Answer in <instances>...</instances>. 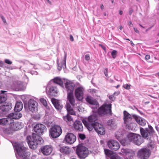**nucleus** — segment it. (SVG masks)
Segmentation results:
<instances>
[{"instance_id": "e2e57ef3", "label": "nucleus", "mask_w": 159, "mask_h": 159, "mask_svg": "<svg viewBox=\"0 0 159 159\" xmlns=\"http://www.w3.org/2000/svg\"><path fill=\"white\" fill-rule=\"evenodd\" d=\"M159 40H158L157 41H156L155 42V43H159Z\"/></svg>"}, {"instance_id": "f3484780", "label": "nucleus", "mask_w": 159, "mask_h": 159, "mask_svg": "<svg viewBox=\"0 0 159 159\" xmlns=\"http://www.w3.org/2000/svg\"><path fill=\"white\" fill-rule=\"evenodd\" d=\"M74 127L75 130L79 131H82L83 130V126L81 122L76 120L74 123Z\"/></svg>"}, {"instance_id": "5fc2aeb1", "label": "nucleus", "mask_w": 159, "mask_h": 159, "mask_svg": "<svg viewBox=\"0 0 159 159\" xmlns=\"http://www.w3.org/2000/svg\"><path fill=\"white\" fill-rule=\"evenodd\" d=\"M99 45L102 47L104 50H106V48L103 46L102 44H99Z\"/></svg>"}, {"instance_id": "a19ab883", "label": "nucleus", "mask_w": 159, "mask_h": 159, "mask_svg": "<svg viewBox=\"0 0 159 159\" xmlns=\"http://www.w3.org/2000/svg\"><path fill=\"white\" fill-rule=\"evenodd\" d=\"M67 111L69 114L71 115H75V112L73 110V108L68 110Z\"/></svg>"}, {"instance_id": "bf43d9fd", "label": "nucleus", "mask_w": 159, "mask_h": 159, "mask_svg": "<svg viewBox=\"0 0 159 159\" xmlns=\"http://www.w3.org/2000/svg\"><path fill=\"white\" fill-rule=\"evenodd\" d=\"M130 43L131 44V45L133 46H134V44L133 43L132 41H130Z\"/></svg>"}, {"instance_id": "864d4df0", "label": "nucleus", "mask_w": 159, "mask_h": 159, "mask_svg": "<svg viewBox=\"0 0 159 159\" xmlns=\"http://www.w3.org/2000/svg\"><path fill=\"white\" fill-rule=\"evenodd\" d=\"M128 25L130 27H132L133 26L132 23L131 21H129Z\"/></svg>"}, {"instance_id": "774afa93", "label": "nucleus", "mask_w": 159, "mask_h": 159, "mask_svg": "<svg viewBox=\"0 0 159 159\" xmlns=\"http://www.w3.org/2000/svg\"><path fill=\"white\" fill-rule=\"evenodd\" d=\"M157 75L159 77V72L157 73Z\"/></svg>"}, {"instance_id": "2eb2a0df", "label": "nucleus", "mask_w": 159, "mask_h": 159, "mask_svg": "<svg viewBox=\"0 0 159 159\" xmlns=\"http://www.w3.org/2000/svg\"><path fill=\"white\" fill-rule=\"evenodd\" d=\"M65 86L67 89V93H73L75 86V84L74 83L70 82H67L65 83Z\"/></svg>"}, {"instance_id": "c85d7f7f", "label": "nucleus", "mask_w": 159, "mask_h": 159, "mask_svg": "<svg viewBox=\"0 0 159 159\" xmlns=\"http://www.w3.org/2000/svg\"><path fill=\"white\" fill-rule=\"evenodd\" d=\"M23 107V104L21 102H17L16 103L14 111L16 112L20 111H21Z\"/></svg>"}, {"instance_id": "c9c22d12", "label": "nucleus", "mask_w": 159, "mask_h": 159, "mask_svg": "<svg viewBox=\"0 0 159 159\" xmlns=\"http://www.w3.org/2000/svg\"><path fill=\"white\" fill-rule=\"evenodd\" d=\"M11 87L14 89H15L16 90H18L20 87V84H18L16 82H15L12 85Z\"/></svg>"}, {"instance_id": "f03ea898", "label": "nucleus", "mask_w": 159, "mask_h": 159, "mask_svg": "<svg viewBox=\"0 0 159 159\" xmlns=\"http://www.w3.org/2000/svg\"><path fill=\"white\" fill-rule=\"evenodd\" d=\"M123 120L126 126L129 129H133L136 124L133 122L131 115L126 111H123Z\"/></svg>"}, {"instance_id": "4be33fe9", "label": "nucleus", "mask_w": 159, "mask_h": 159, "mask_svg": "<svg viewBox=\"0 0 159 159\" xmlns=\"http://www.w3.org/2000/svg\"><path fill=\"white\" fill-rule=\"evenodd\" d=\"M86 100L87 102L91 105L97 106L98 104L97 101L90 96H88L86 97Z\"/></svg>"}, {"instance_id": "9b49d317", "label": "nucleus", "mask_w": 159, "mask_h": 159, "mask_svg": "<svg viewBox=\"0 0 159 159\" xmlns=\"http://www.w3.org/2000/svg\"><path fill=\"white\" fill-rule=\"evenodd\" d=\"M28 109L30 111L33 112L38 110V103L33 99H30L27 105Z\"/></svg>"}, {"instance_id": "7c9ffc66", "label": "nucleus", "mask_w": 159, "mask_h": 159, "mask_svg": "<svg viewBox=\"0 0 159 159\" xmlns=\"http://www.w3.org/2000/svg\"><path fill=\"white\" fill-rule=\"evenodd\" d=\"M104 150L106 155L107 157H110V159H111L112 156H115L116 154L115 153H113L111 151L108 149H105Z\"/></svg>"}, {"instance_id": "338daca9", "label": "nucleus", "mask_w": 159, "mask_h": 159, "mask_svg": "<svg viewBox=\"0 0 159 159\" xmlns=\"http://www.w3.org/2000/svg\"><path fill=\"white\" fill-rule=\"evenodd\" d=\"M103 15L105 16H106L107 15V14H106V13H103Z\"/></svg>"}, {"instance_id": "6ab92c4d", "label": "nucleus", "mask_w": 159, "mask_h": 159, "mask_svg": "<svg viewBox=\"0 0 159 159\" xmlns=\"http://www.w3.org/2000/svg\"><path fill=\"white\" fill-rule=\"evenodd\" d=\"M67 100L69 101L71 106L74 107L75 105V100L73 93H67Z\"/></svg>"}, {"instance_id": "f704fd0d", "label": "nucleus", "mask_w": 159, "mask_h": 159, "mask_svg": "<svg viewBox=\"0 0 159 159\" xmlns=\"http://www.w3.org/2000/svg\"><path fill=\"white\" fill-rule=\"evenodd\" d=\"M122 152H124L126 154V155L129 158V157H133L134 155V153L133 152L130 151H126V150H123Z\"/></svg>"}, {"instance_id": "6e6552de", "label": "nucleus", "mask_w": 159, "mask_h": 159, "mask_svg": "<svg viewBox=\"0 0 159 159\" xmlns=\"http://www.w3.org/2000/svg\"><path fill=\"white\" fill-rule=\"evenodd\" d=\"M150 154V150L144 148L139 151L137 155L141 159H146L149 157Z\"/></svg>"}, {"instance_id": "09e8293b", "label": "nucleus", "mask_w": 159, "mask_h": 159, "mask_svg": "<svg viewBox=\"0 0 159 159\" xmlns=\"http://www.w3.org/2000/svg\"><path fill=\"white\" fill-rule=\"evenodd\" d=\"M5 62L6 63L8 64L11 65L12 64V62L11 61L8 59H6L5 61Z\"/></svg>"}, {"instance_id": "ddd939ff", "label": "nucleus", "mask_w": 159, "mask_h": 159, "mask_svg": "<svg viewBox=\"0 0 159 159\" xmlns=\"http://www.w3.org/2000/svg\"><path fill=\"white\" fill-rule=\"evenodd\" d=\"M93 128L98 134L104 135L105 134V131L104 127L102 125L98 122L95 123Z\"/></svg>"}, {"instance_id": "79ce46f5", "label": "nucleus", "mask_w": 159, "mask_h": 159, "mask_svg": "<svg viewBox=\"0 0 159 159\" xmlns=\"http://www.w3.org/2000/svg\"><path fill=\"white\" fill-rule=\"evenodd\" d=\"M130 85L128 84H126L124 85L123 86V87L125 89H129L130 88Z\"/></svg>"}, {"instance_id": "0eeeda50", "label": "nucleus", "mask_w": 159, "mask_h": 159, "mask_svg": "<svg viewBox=\"0 0 159 159\" xmlns=\"http://www.w3.org/2000/svg\"><path fill=\"white\" fill-rule=\"evenodd\" d=\"M49 132L52 138H56L59 137L61 134L62 130L60 126L55 125L50 129Z\"/></svg>"}, {"instance_id": "a18cd8bd", "label": "nucleus", "mask_w": 159, "mask_h": 159, "mask_svg": "<svg viewBox=\"0 0 159 159\" xmlns=\"http://www.w3.org/2000/svg\"><path fill=\"white\" fill-rule=\"evenodd\" d=\"M66 107L67 111L72 108L71 107L70 104L69 103H66Z\"/></svg>"}, {"instance_id": "a211bd4d", "label": "nucleus", "mask_w": 159, "mask_h": 159, "mask_svg": "<svg viewBox=\"0 0 159 159\" xmlns=\"http://www.w3.org/2000/svg\"><path fill=\"white\" fill-rule=\"evenodd\" d=\"M132 116L136 120V122L139 125L142 126H144L146 125L145 121L141 117L135 115H133Z\"/></svg>"}, {"instance_id": "bb28decb", "label": "nucleus", "mask_w": 159, "mask_h": 159, "mask_svg": "<svg viewBox=\"0 0 159 159\" xmlns=\"http://www.w3.org/2000/svg\"><path fill=\"white\" fill-rule=\"evenodd\" d=\"M51 101L55 108L59 110L62 108V107L60 105L58 100L55 98H52L51 99Z\"/></svg>"}, {"instance_id": "f8f14e48", "label": "nucleus", "mask_w": 159, "mask_h": 159, "mask_svg": "<svg viewBox=\"0 0 159 159\" xmlns=\"http://www.w3.org/2000/svg\"><path fill=\"white\" fill-rule=\"evenodd\" d=\"M84 89L82 87L76 88L75 92V94L76 98L79 100L81 101L83 98Z\"/></svg>"}, {"instance_id": "39448f33", "label": "nucleus", "mask_w": 159, "mask_h": 159, "mask_svg": "<svg viewBox=\"0 0 159 159\" xmlns=\"http://www.w3.org/2000/svg\"><path fill=\"white\" fill-rule=\"evenodd\" d=\"M76 152L78 157L80 159H84L88 155V152L87 148L81 145L77 146Z\"/></svg>"}, {"instance_id": "473e14b6", "label": "nucleus", "mask_w": 159, "mask_h": 159, "mask_svg": "<svg viewBox=\"0 0 159 159\" xmlns=\"http://www.w3.org/2000/svg\"><path fill=\"white\" fill-rule=\"evenodd\" d=\"M2 129L4 133L7 134H11L13 132L11 126L8 127L4 128Z\"/></svg>"}, {"instance_id": "49530a36", "label": "nucleus", "mask_w": 159, "mask_h": 159, "mask_svg": "<svg viewBox=\"0 0 159 159\" xmlns=\"http://www.w3.org/2000/svg\"><path fill=\"white\" fill-rule=\"evenodd\" d=\"M86 61H89L90 60V55L89 54H86L84 57Z\"/></svg>"}, {"instance_id": "7ed1b4c3", "label": "nucleus", "mask_w": 159, "mask_h": 159, "mask_svg": "<svg viewBox=\"0 0 159 159\" xmlns=\"http://www.w3.org/2000/svg\"><path fill=\"white\" fill-rule=\"evenodd\" d=\"M97 119L96 116L91 115L88 117L87 120H83V122L89 131H91L93 129L94 125Z\"/></svg>"}, {"instance_id": "c756f323", "label": "nucleus", "mask_w": 159, "mask_h": 159, "mask_svg": "<svg viewBox=\"0 0 159 159\" xmlns=\"http://www.w3.org/2000/svg\"><path fill=\"white\" fill-rule=\"evenodd\" d=\"M136 134L133 133H130L129 134L127 135V137L129 140L130 141L133 142L135 144V139Z\"/></svg>"}, {"instance_id": "0e129e2a", "label": "nucleus", "mask_w": 159, "mask_h": 159, "mask_svg": "<svg viewBox=\"0 0 159 159\" xmlns=\"http://www.w3.org/2000/svg\"><path fill=\"white\" fill-rule=\"evenodd\" d=\"M135 32H136V33H139V30H135Z\"/></svg>"}, {"instance_id": "a878e982", "label": "nucleus", "mask_w": 159, "mask_h": 159, "mask_svg": "<svg viewBox=\"0 0 159 159\" xmlns=\"http://www.w3.org/2000/svg\"><path fill=\"white\" fill-rule=\"evenodd\" d=\"M134 140L135 144L138 145H140L143 142V138L139 134H136Z\"/></svg>"}, {"instance_id": "58836bf2", "label": "nucleus", "mask_w": 159, "mask_h": 159, "mask_svg": "<svg viewBox=\"0 0 159 159\" xmlns=\"http://www.w3.org/2000/svg\"><path fill=\"white\" fill-rule=\"evenodd\" d=\"M40 101L41 103L45 107L47 106V103L46 100L43 98H41Z\"/></svg>"}, {"instance_id": "dca6fc26", "label": "nucleus", "mask_w": 159, "mask_h": 159, "mask_svg": "<svg viewBox=\"0 0 159 159\" xmlns=\"http://www.w3.org/2000/svg\"><path fill=\"white\" fill-rule=\"evenodd\" d=\"M7 118H3L0 119V125H8L12 124L13 120L10 117L7 116Z\"/></svg>"}, {"instance_id": "37998d69", "label": "nucleus", "mask_w": 159, "mask_h": 159, "mask_svg": "<svg viewBox=\"0 0 159 159\" xmlns=\"http://www.w3.org/2000/svg\"><path fill=\"white\" fill-rule=\"evenodd\" d=\"M79 137L82 140L86 138L84 134H79Z\"/></svg>"}, {"instance_id": "412c9836", "label": "nucleus", "mask_w": 159, "mask_h": 159, "mask_svg": "<svg viewBox=\"0 0 159 159\" xmlns=\"http://www.w3.org/2000/svg\"><path fill=\"white\" fill-rule=\"evenodd\" d=\"M12 123L11 125L12 129L13 131H16L19 130L22 128L21 124L19 122H16Z\"/></svg>"}, {"instance_id": "ea45409f", "label": "nucleus", "mask_w": 159, "mask_h": 159, "mask_svg": "<svg viewBox=\"0 0 159 159\" xmlns=\"http://www.w3.org/2000/svg\"><path fill=\"white\" fill-rule=\"evenodd\" d=\"M117 52L115 50H113L111 52V55L113 58H115L117 55Z\"/></svg>"}, {"instance_id": "393cba45", "label": "nucleus", "mask_w": 159, "mask_h": 159, "mask_svg": "<svg viewBox=\"0 0 159 159\" xmlns=\"http://www.w3.org/2000/svg\"><path fill=\"white\" fill-rule=\"evenodd\" d=\"M59 151L62 153L68 154L70 152V149L67 146H62L60 148Z\"/></svg>"}, {"instance_id": "8fccbe9b", "label": "nucleus", "mask_w": 159, "mask_h": 159, "mask_svg": "<svg viewBox=\"0 0 159 159\" xmlns=\"http://www.w3.org/2000/svg\"><path fill=\"white\" fill-rule=\"evenodd\" d=\"M133 10L132 8H129V15H131V14L132 13V12H133Z\"/></svg>"}, {"instance_id": "e433bc0d", "label": "nucleus", "mask_w": 159, "mask_h": 159, "mask_svg": "<svg viewBox=\"0 0 159 159\" xmlns=\"http://www.w3.org/2000/svg\"><path fill=\"white\" fill-rule=\"evenodd\" d=\"M107 124L108 125L112 127L115 126V123L114 120L111 119L108 121L107 122Z\"/></svg>"}, {"instance_id": "aec40b11", "label": "nucleus", "mask_w": 159, "mask_h": 159, "mask_svg": "<svg viewBox=\"0 0 159 159\" xmlns=\"http://www.w3.org/2000/svg\"><path fill=\"white\" fill-rule=\"evenodd\" d=\"M22 116V114L18 112V111L11 113L8 115V117H10V118L12 120L13 119H18L21 118Z\"/></svg>"}, {"instance_id": "4c0bfd02", "label": "nucleus", "mask_w": 159, "mask_h": 159, "mask_svg": "<svg viewBox=\"0 0 159 159\" xmlns=\"http://www.w3.org/2000/svg\"><path fill=\"white\" fill-rule=\"evenodd\" d=\"M119 93V92H115L113 94L109 96V98L112 101H114L115 99V97L114 96V95L116 94L117 95H118Z\"/></svg>"}, {"instance_id": "603ef678", "label": "nucleus", "mask_w": 159, "mask_h": 159, "mask_svg": "<svg viewBox=\"0 0 159 159\" xmlns=\"http://www.w3.org/2000/svg\"><path fill=\"white\" fill-rule=\"evenodd\" d=\"M70 39L71 41H73L74 40V38L72 35H70Z\"/></svg>"}, {"instance_id": "72a5a7b5", "label": "nucleus", "mask_w": 159, "mask_h": 159, "mask_svg": "<svg viewBox=\"0 0 159 159\" xmlns=\"http://www.w3.org/2000/svg\"><path fill=\"white\" fill-rule=\"evenodd\" d=\"M53 81L54 83L58 84L61 86H62L63 85V81L60 78L56 77L53 79Z\"/></svg>"}, {"instance_id": "13d9d810", "label": "nucleus", "mask_w": 159, "mask_h": 159, "mask_svg": "<svg viewBox=\"0 0 159 159\" xmlns=\"http://www.w3.org/2000/svg\"><path fill=\"white\" fill-rule=\"evenodd\" d=\"M119 14L120 15H122L123 14V11H121V10L119 11Z\"/></svg>"}, {"instance_id": "052dcab7", "label": "nucleus", "mask_w": 159, "mask_h": 159, "mask_svg": "<svg viewBox=\"0 0 159 159\" xmlns=\"http://www.w3.org/2000/svg\"><path fill=\"white\" fill-rule=\"evenodd\" d=\"M50 4H51V2L49 0H46Z\"/></svg>"}, {"instance_id": "3c124183", "label": "nucleus", "mask_w": 159, "mask_h": 159, "mask_svg": "<svg viewBox=\"0 0 159 159\" xmlns=\"http://www.w3.org/2000/svg\"><path fill=\"white\" fill-rule=\"evenodd\" d=\"M150 59V56L149 55H147L145 56V59L148 60Z\"/></svg>"}, {"instance_id": "680f3d73", "label": "nucleus", "mask_w": 159, "mask_h": 159, "mask_svg": "<svg viewBox=\"0 0 159 159\" xmlns=\"http://www.w3.org/2000/svg\"><path fill=\"white\" fill-rule=\"evenodd\" d=\"M120 86L119 85H118L117 86H116V88L117 89Z\"/></svg>"}, {"instance_id": "f257e3e1", "label": "nucleus", "mask_w": 159, "mask_h": 159, "mask_svg": "<svg viewBox=\"0 0 159 159\" xmlns=\"http://www.w3.org/2000/svg\"><path fill=\"white\" fill-rule=\"evenodd\" d=\"M46 129V126L41 123L37 124L34 126L33 129L36 133H33L32 137L28 136L26 138L27 142L30 148L35 149L38 145L42 143V138L39 135H43Z\"/></svg>"}, {"instance_id": "20e7f679", "label": "nucleus", "mask_w": 159, "mask_h": 159, "mask_svg": "<svg viewBox=\"0 0 159 159\" xmlns=\"http://www.w3.org/2000/svg\"><path fill=\"white\" fill-rule=\"evenodd\" d=\"M140 132L142 137L147 139L150 138L155 133L153 128L151 125H149L148 128H146L145 129L140 128Z\"/></svg>"}, {"instance_id": "c03bdc74", "label": "nucleus", "mask_w": 159, "mask_h": 159, "mask_svg": "<svg viewBox=\"0 0 159 159\" xmlns=\"http://www.w3.org/2000/svg\"><path fill=\"white\" fill-rule=\"evenodd\" d=\"M0 17L1 19H2V21L3 22V23L4 24L6 23V20L4 17L3 16L2 14H0Z\"/></svg>"}, {"instance_id": "5701e85b", "label": "nucleus", "mask_w": 159, "mask_h": 159, "mask_svg": "<svg viewBox=\"0 0 159 159\" xmlns=\"http://www.w3.org/2000/svg\"><path fill=\"white\" fill-rule=\"evenodd\" d=\"M56 88L53 86H51L49 88V90L47 91V93L49 95L54 96L57 93Z\"/></svg>"}, {"instance_id": "b1692460", "label": "nucleus", "mask_w": 159, "mask_h": 159, "mask_svg": "<svg viewBox=\"0 0 159 159\" xmlns=\"http://www.w3.org/2000/svg\"><path fill=\"white\" fill-rule=\"evenodd\" d=\"M12 108L11 104L8 103L2 105L0 106V109L3 111H9Z\"/></svg>"}, {"instance_id": "cd10ccee", "label": "nucleus", "mask_w": 159, "mask_h": 159, "mask_svg": "<svg viewBox=\"0 0 159 159\" xmlns=\"http://www.w3.org/2000/svg\"><path fill=\"white\" fill-rule=\"evenodd\" d=\"M6 91L1 90V92L2 94L0 95V104L5 102L7 99V96L6 94H4Z\"/></svg>"}, {"instance_id": "9d476101", "label": "nucleus", "mask_w": 159, "mask_h": 159, "mask_svg": "<svg viewBox=\"0 0 159 159\" xmlns=\"http://www.w3.org/2000/svg\"><path fill=\"white\" fill-rule=\"evenodd\" d=\"M53 150L51 145H46L42 146L40 149V152L44 156H48L51 154Z\"/></svg>"}, {"instance_id": "1a4fd4ad", "label": "nucleus", "mask_w": 159, "mask_h": 159, "mask_svg": "<svg viewBox=\"0 0 159 159\" xmlns=\"http://www.w3.org/2000/svg\"><path fill=\"white\" fill-rule=\"evenodd\" d=\"M64 139L66 143L69 144H73L76 141V136L71 133H67L65 136Z\"/></svg>"}, {"instance_id": "de8ad7c7", "label": "nucleus", "mask_w": 159, "mask_h": 159, "mask_svg": "<svg viewBox=\"0 0 159 159\" xmlns=\"http://www.w3.org/2000/svg\"><path fill=\"white\" fill-rule=\"evenodd\" d=\"M104 72L105 74V76L107 77H108V70L107 68H105Z\"/></svg>"}, {"instance_id": "69168bd1", "label": "nucleus", "mask_w": 159, "mask_h": 159, "mask_svg": "<svg viewBox=\"0 0 159 159\" xmlns=\"http://www.w3.org/2000/svg\"><path fill=\"white\" fill-rule=\"evenodd\" d=\"M111 2L112 3H113L114 2V0H111Z\"/></svg>"}, {"instance_id": "423d86ee", "label": "nucleus", "mask_w": 159, "mask_h": 159, "mask_svg": "<svg viewBox=\"0 0 159 159\" xmlns=\"http://www.w3.org/2000/svg\"><path fill=\"white\" fill-rule=\"evenodd\" d=\"M111 104L102 106L98 110V114L101 115H111Z\"/></svg>"}, {"instance_id": "6e6d98bb", "label": "nucleus", "mask_w": 159, "mask_h": 159, "mask_svg": "<svg viewBox=\"0 0 159 159\" xmlns=\"http://www.w3.org/2000/svg\"><path fill=\"white\" fill-rule=\"evenodd\" d=\"M100 8L101 10H103L104 8V7L103 5L102 4L100 6Z\"/></svg>"}, {"instance_id": "4d7b16f0", "label": "nucleus", "mask_w": 159, "mask_h": 159, "mask_svg": "<svg viewBox=\"0 0 159 159\" xmlns=\"http://www.w3.org/2000/svg\"><path fill=\"white\" fill-rule=\"evenodd\" d=\"M66 54H65V56H64V61L66 63Z\"/></svg>"}, {"instance_id": "2f4dec72", "label": "nucleus", "mask_w": 159, "mask_h": 159, "mask_svg": "<svg viewBox=\"0 0 159 159\" xmlns=\"http://www.w3.org/2000/svg\"><path fill=\"white\" fill-rule=\"evenodd\" d=\"M63 120L66 122L68 123L71 121H73V119L72 117L68 114H67L66 116H63Z\"/></svg>"}, {"instance_id": "4468645a", "label": "nucleus", "mask_w": 159, "mask_h": 159, "mask_svg": "<svg viewBox=\"0 0 159 159\" xmlns=\"http://www.w3.org/2000/svg\"><path fill=\"white\" fill-rule=\"evenodd\" d=\"M107 145L110 149L115 151L117 150L120 148V145L118 142L112 140L108 141Z\"/></svg>"}]
</instances>
